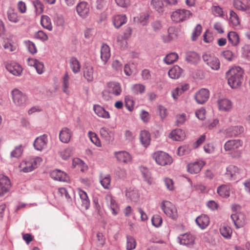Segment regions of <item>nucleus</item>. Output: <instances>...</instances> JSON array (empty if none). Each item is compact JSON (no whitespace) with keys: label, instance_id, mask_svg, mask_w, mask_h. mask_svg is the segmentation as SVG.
Instances as JSON below:
<instances>
[{"label":"nucleus","instance_id":"0e129e2a","mask_svg":"<svg viewBox=\"0 0 250 250\" xmlns=\"http://www.w3.org/2000/svg\"><path fill=\"white\" fill-rule=\"evenodd\" d=\"M152 224L156 227H159L162 225V218L159 215H154L151 219Z\"/></svg>","mask_w":250,"mask_h":250},{"label":"nucleus","instance_id":"ddd939ff","mask_svg":"<svg viewBox=\"0 0 250 250\" xmlns=\"http://www.w3.org/2000/svg\"><path fill=\"white\" fill-rule=\"evenodd\" d=\"M178 240L180 244L190 247L194 243L195 238L191 234L186 233L179 236Z\"/></svg>","mask_w":250,"mask_h":250},{"label":"nucleus","instance_id":"e2e57ef3","mask_svg":"<svg viewBox=\"0 0 250 250\" xmlns=\"http://www.w3.org/2000/svg\"><path fill=\"white\" fill-rule=\"evenodd\" d=\"M151 25L155 32L159 31L163 27V24L161 21L157 20L151 22Z\"/></svg>","mask_w":250,"mask_h":250},{"label":"nucleus","instance_id":"6e6552de","mask_svg":"<svg viewBox=\"0 0 250 250\" xmlns=\"http://www.w3.org/2000/svg\"><path fill=\"white\" fill-rule=\"evenodd\" d=\"M114 156L117 160L121 163L130 164L132 161V157L130 154L125 150L114 152Z\"/></svg>","mask_w":250,"mask_h":250},{"label":"nucleus","instance_id":"49530a36","mask_svg":"<svg viewBox=\"0 0 250 250\" xmlns=\"http://www.w3.org/2000/svg\"><path fill=\"white\" fill-rule=\"evenodd\" d=\"M145 86L141 83L134 84L131 87V91L135 94H142L145 92Z\"/></svg>","mask_w":250,"mask_h":250},{"label":"nucleus","instance_id":"dca6fc26","mask_svg":"<svg viewBox=\"0 0 250 250\" xmlns=\"http://www.w3.org/2000/svg\"><path fill=\"white\" fill-rule=\"evenodd\" d=\"M231 219L236 228L243 226L245 224V216L241 212H236L231 215Z\"/></svg>","mask_w":250,"mask_h":250},{"label":"nucleus","instance_id":"5fc2aeb1","mask_svg":"<svg viewBox=\"0 0 250 250\" xmlns=\"http://www.w3.org/2000/svg\"><path fill=\"white\" fill-rule=\"evenodd\" d=\"M212 69L217 70L220 68V62L218 59L214 57L207 64Z\"/></svg>","mask_w":250,"mask_h":250},{"label":"nucleus","instance_id":"20e7f679","mask_svg":"<svg viewBox=\"0 0 250 250\" xmlns=\"http://www.w3.org/2000/svg\"><path fill=\"white\" fill-rule=\"evenodd\" d=\"M152 158L158 165L162 166L170 165L172 162L171 157L167 153L162 151H158L154 152L152 154Z\"/></svg>","mask_w":250,"mask_h":250},{"label":"nucleus","instance_id":"f704fd0d","mask_svg":"<svg viewBox=\"0 0 250 250\" xmlns=\"http://www.w3.org/2000/svg\"><path fill=\"white\" fill-rule=\"evenodd\" d=\"M188 85L186 84L185 85H180L172 90V96L174 99H177L185 91L188 89Z\"/></svg>","mask_w":250,"mask_h":250},{"label":"nucleus","instance_id":"6e6d98bb","mask_svg":"<svg viewBox=\"0 0 250 250\" xmlns=\"http://www.w3.org/2000/svg\"><path fill=\"white\" fill-rule=\"evenodd\" d=\"M233 5L236 9L242 11H245L249 9V6L239 0H234Z\"/></svg>","mask_w":250,"mask_h":250},{"label":"nucleus","instance_id":"052dcab7","mask_svg":"<svg viewBox=\"0 0 250 250\" xmlns=\"http://www.w3.org/2000/svg\"><path fill=\"white\" fill-rule=\"evenodd\" d=\"M72 154V151L71 148H66L60 152V156L63 160H67Z\"/></svg>","mask_w":250,"mask_h":250},{"label":"nucleus","instance_id":"72a5a7b5","mask_svg":"<svg viewBox=\"0 0 250 250\" xmlns=\"http://www.w3.org/2000/svg\"><path fill=\"white\" fill-rule=\"evenodd\" d=\"M83 77L88 82H91L94 80V69L91 66H86L83 68Z\"/></svg>","mask_w":250,"mask_h":250},{"label":"nucleus","instance_id":"4d7b16f0","mask_svg":"<svg viewBox=\"0 0 250 250\" xmlns=\"http://www.w3.org/2000/svg\"><path fill=\"white\" fill-rule=\"evenodd\" d=\"M149 18V15L147 12L142 13L138 17V21L143 25L147 24Z\"/></svg>","mask_w":250,"mask_h":250},{"label":"nucleus","instance_id":"473e14b6","mask_svg":"<svg viewBox=\"0 0 250 250\" xmlns=\"http://www.w3.org/2000/svg\"><path fill=\"white\" fill-rule=\"evenodd\" d=\"M127 19L125 15H118L115 16L113 19L114 25L116 28L120 27L125 23Z\"/></svg>","mask_w":250,"mask_h":250},{"label":"nucleus","instance_id":"bf43d9fd","mask_svg":"<svg viewBox=\"0 0 250 250\" xmlns=\"http://www.w3.org/2000/svg\"><path fill=\"white\" fill-rule=\"evenodd\" d=\"M242 56L243 58L250 61V45H245L242 47Z\"/></svg>","mask_w":250,"mask_h":250},{"label":"nucleus","instance_id":"c756f323","mask_svg":"<svg viewBox=\"0 0 250 250\" xmlns=\"http://www.w3.org/2000/svg\"><path fill=\"white\" fill-rule=\"evenodd\" d=\"M200 60L199 55L194 51H188L186 54V60L191 64L197 63Z\"/></svg>","mask_w":250,"mask_h":250},{"label":"nucleus","instance_id":"603ef678","mask_svg":"<svg viewBox=\"0 0 250 250\" xmlns=\"http://www.w3.org/2000/svg\"><path fill=\"white\" fill-rule=\"evenodd\" d=\"M100 183L104 188L109 189L111 183V177L110 175L107 174L104 177L101 176Z\"/></svg>","mask_w":250,"mask_h":250},{"label":"nucleus","instance_id":"c03bdc74","mask_svg":"<svg viewBox=\"0 0 250 250\" xmlns=\"http://www.w3.org/2000/svg\"><path fill=\"white\" fill-rule=\"evenodd\" d=\"M7 18L8 20L14 23H17L19 21L17 13L12 8H9L7 11Z\"/></svg>","mask_w":250,"mask_h":250},{"label":"nucleus","instance_id":"4468645a","mask_svg":"<svg viewBox=\"0 0 250 250\" xmlns=\"http://www.w3.org/2000/svg\"><path fill=\"white\" fill-rule=\"evenodd\" d=\"M179 30L174 26H170L167 29V35L162 37L163 42L165 43L169 42L175 40L178 36Z\"/></svg>","mask_w":250,"mask_h":250},{"label":"nucleus","instance_id":"f03ea898","mask_svg":"<svg viewBox=\"0 0 250 250\" xmlns=\"http://www.w3.org/2000/svg\"><path fill=\"white\" fill-rule=\"evenodd\" d=\"M42 161V159L39 157L30 158L23 161L20 167L23 172H29L36 168L40 165Z\"/></svg>","mask_w":250,"mask_h":250},{"label":"nucleus","instance_id":"a18cd8bd","mask_svg":"<svg viewBox=\"0 0 250 250\" xmlns=\"http://www.w3.org/2000/svg\"><path fill=\"white\" fill-rule=\"evenodd\" d=\"M23 151V146L21 145H19L16 146L14 149L11 151L10 156L11 158H19L21 156Z\"/></svg>","mask_w":250,"mask_h":250},{"label":"nucleus","instance_id":"393cba45","mask_svg":"<svg viewBox=\"0 0 250 250\" xmlns=\"http://www.w3.org/2000/svg\"><path fill=\"white\" fill-rule=\"evenodd\" d=\"M239 169L234 165H229L226 168V175L229 179H236V176L238 174Z\"/></svg>","mask_w":250,"mask_h":250},{"label":"nucleus","instance_id":"39448f33","mask_svg":"<svg viewBox=\"0 0 250 250\" xmlns=\"http://www.w3.org/2000/svg\"><path fill=\"white\" fill-rule=\"evenodd\" d=\"M192 15V13L188 10L180 9L172 13L171 18L175 22H181L188 20Z\"/></svg>","mask_w":250,"mask_h":250},{"label":"nucleus","instance_id":"f3484780","mask_svg":"<svg viewBox=\"0 0 250 250\" xmlns=\"http://www.w3.org/2000/svg\"><path fill=\"white\" fill-rule=\"evenodd\" d=\"M71 82L68 73L66 71L62 78V89L63 93L69 95L71 93Z\"/></svg>","mask_w":250,"mask_h":250},{"label":"nucleus","instance_id":"4c0bfd02","mask_svg":"<svg viewBox=\"0 0 250 250\" xmlns=\"http://www.w3.org/2000/svg\"><path fill=\"white\" fill-rule=\"evenodd\" d=\"M229 24L233 27H237L240 25V20L238 15L232 10L229 12Z\"/></svg>","mask_w":250,"mask_h":250},{"label":"nucleus","instance_id":"2f4dec72","mask_svg":"<svg viewBox=\"0 0 250 250\" xmlns=\"http://www.w3.org/2000/svg\"><path fill=\"white\" fill-rule=\"evenodd\" d=\"M183 69L179 66L176 65L171 68L168 71V75L173 79L179 78L183 73Z\"/></svg>","mask_w":250,"mask_h":250},{"label":"nucleus","instance_id":"de8ad7c7","mask_svg":"<svg viewBox=\"0 0 250 250\" xmlns=\"http://www.w3.org/2000/svg\"><path fill=\"white\" fill-rule=\"evenodd\" d=\"M178 58V55L175 52H172L167 54L164 59L165 62L167 64H170L174 62Z\"/></svg>","mask_w":250,"mask_h":250},{"label":"nucleus","instance_id":"69168bd1","mask_svg":"<svg viewBox=\"0 0 250 250\" xmlns=\"http://www.w3.org/2000/svg\"><path fill=\"white\" fill-rule=\"evenodd\" d=\"M36 39L41 40L42 42L46 41L48 40L47 35L42 31H38L35 35Z\"/></svg>","mask_w":250,"mask_h":250},{"label":"nucleus","instance_id":"79ce46f5","mask_svg":"<svg viewBox=\"0 0 250 250\" xmlns=\"http://www.w3.org/2000/svg\"><path fill=\"white\" fill-rule=\"evenodd\" d=\"M221 234L226 239H230L231 236V229L226 225L222 226L220 229Z\"/></svg>","mask_w":250,"mask_h":250},{"label":"nucleus","instance_id":"6ab92c4d","mask_svg":"<svg viewBox=\"0 0 250 250\" xmlns=\"http://www.w3.org/2000/svg\"><path fill=\"white\" fill-rule=\"evenodd\" d=\"M108 206L112 210V213L114 215H116L119 211V207L111 194H107L105 197Z\"/></svg>","mask_w":250,"mask_h":250},{"label":"nucleus","instance_id":"2eb2a0df","mask_svg":"<svg viewBox=\"0 0 250 250\" xmlns=\"http://www.w3.org/2000/svg\"><path fill=\"white\" fill-rule=\"evenodd\" d=\"M76 11L81 17L85 18L88 16L89 13V4L85 1H81L77 4Z\"/></svg>","mask_w":250,"mask_h":250},{"label":"nucleus","instance_id":"a878e982","mask_svg":"<svg viewBox=\"0 0 250 250\" xmlns=\"http://www.w3.org/2000/svg\"><path fill=\"white\" fill-rule=\"evenodd\" d=\"M219 109L220 111H228L232 107V103L231 101L227 99H223L218 102Z\"/></svg>","mask_w":250,"mask_h":250},{"label":"nucleus","instance_id":"8fccbe9b","mask_svg":"<svg viewBox=\"0 0 250 250\" xmlns=\"http://www.w3.org/2000/svg\"><path fill=\"white\" fill-rule=\"evenodd\" d=\"M136 246V242L134 238L130 235L126 236V250H132Z\"/></svg>","mask_w":250,"mask_h":250},{"label":"nucleus","instance_id":"4be33fe9","mask_svg":"<svg viewBox=\"0 0 250 250\" xmlns=\"http://www.w3.org/2000/svg\"><path fill=\"white\" fill-rule=\"evenodd\" d=\"M110 56V50L109 46L106 44H103L101 49V59L104 65H106Z\"/></svg>","mask_w":250,"mask_h":250},{"label":"nucleus","instance_id":"e433bc0d","mask_svg":"<svg viewBox=\"0 0 250 250\" xmlns=\"http://www.w3.org/2000/svg\"><path fill=\"white\" fill-rule=\"evenodd\" d=\"M140 140L144 146H147L150 142V133L146 130L141 131L140 133Z\"/></svg>","mask_w":250,"mask_h":250},{"label":"nucleus","instance_id":"aec40b11","mask_svg":"<svg viewBox=\"0 0 250 250\" xmlns=\"http://www.w3.org/2000/svg\"><path fill=\"white\" fill-rule=\"evenodd\" d=\"M50 176L52 179L61 182H68L69 180L67 174L59 169L53 170L50 173Z\"/></svg>","mask_w":250,"mask_h":250},{"label":"nucleus","instance_id":"a19ab883","mask_svg":"<svg viewBox=\"0 0 250 250\" xmlns=\"http://www.w3.org/2000/svg\"><path fill=\"white\" fill-rule=\"evenodd\" d=\"M228 38L229 42L233 46L238 45L239 42V37L238 34L233 31H230L228 34Z\"/></svg>","mask_w":250,"mask_h":250},{"label":"nucleus","instance_id":"9d476101","mask_svg":"<svg viewBox=\"0 0 250 250\" xmlns=\"http://www.w3.org/2000/svg\"><path fill=\"white\" fill-rule=\"evenodd\" d=\"M12 94L13 102L17 105L21 106L25 104L26 97L21 91L15 89L12 91Z\"/></svg>","mask_w":250,"mask_h":250},{"label":"nucleus","instance_id":"774afa93","mask_svg":"<svg viewBox=\"0 0 250 250\" xmlns=\"http://www.w3.org/2000/svg\"><path fill=\"white\" fill-rule=\"evenodd\" d=\"M33 4L34 6L36 12L38 13H41L43 12L44 6L42 3L39 0H36L33 1Z\"/></svg>","mask_w":250,"mask_h":250},{"label":"nucleus","instance_id":"5701e85b","mask_svg":"<svg viewBox=\"0 0 250 250\" xmlns=\"http://www.w3.org/2000/svg\"><path fill=\"white\" fill-rule=\"evenodd\" d=\"M72 135L71 131L67 127H63L60 132V140L63 143H68Z\"/></svg>","mask_w":250,"mask_h":250},{"label":"nucleus","instance_id":"ea45409f","mask_svg":"<svg viewBox=\"0 0 250 250\" xmlns=\"http://www.w3.org/2000/svg\"><path fill=\"white\" fill-rule=\"evenodd\" d=\"M41 23L42 26L49 31L52 30L53 27L50 18L46 15H42L41 19Z\"/></svg>","mask_w":250,"mask_h":250},{"label":"nucleus","instance_id":"58836bf2","mask_svg":"<svg viewBox=\"0 0 250 250\" xmlns=\"http://www.w3.org/2000/svg\"><path fill=\"white\" fill-rule=\"evenodd\" d=\"M100 133L101 136L106 141H110L113 138L114 133L105 127H103L100 129Z\"/></svg>","mask_w":250,"mask_h":250},{"label":"nucleus","instance_id":"9b49d317","mask_svg":"<svg viewBox=\"0 0 250 250\" xmlns=\"http://www.w3.org/2000/svg\"><path fill=\"white\" fill-rule=\"evenodd\" d=\"M209 97V90L206 88H201L195 95L196 102L199 104H204Z\"/></svg>","mask_w":250,"mask_h":250},{"label":"nucleus","instance_id":"09e8293b","mask_svg":"<svg viewBox=\"0 0 250 250\" xmlns=\"http://www.w3.org/2000/svg\"><path fill=\"white\" fill-rule=\"evenodd\" d=\"M126 195L133 202H137L140 197L139 192L137 189L128 190L126 192Z\"/></svg>","mask_w":250,"mask_h":250},{"label":"nucleus","instance_id":"338daca9","mask_svg":"<svg viewBox=\"0 0 250 250\" xmlns=\"http://www.w3.org/2000/svg\"><path fill=\"white\" fill-rule=\"evenodd\" d=\"M186 120V115L184 113L177 115L176 116V125L180 126L183 125Z\"/></svg>","mask_w":250,"mask_h":250},{"label":"nucleus","instance_id":"7ed1b4c3","mask_svg":"<svg viewBox=\"0 0 250 250\" xmlns=\"http://www.w3.org/2000/svg\"><path fill=\"white\" fill-rule=\"evenodd\" d=\"M243 146V142L239 139H233L227 141L224 146V149L226 151L229 152L230 153H234L233 157H239L241 152L238 149Z\"/></svg>","mask_w":250,"mask_h":250},{"label":"nucleus","instance_id":"412c9836","mask_svg":"<svg viewBox=\"0 0 250 250\" xmlns=\"http://www.w3.org/2000/svg\"><path fill=\"white\" fill-rule=\"evenodd\" d=\"M106 87L113 95L119 96L121 93V86L117 82H109L107 83Z\"/></svg>","mask_w":250,"mask_h":250},{"label":"nucleus","instance_id":"37998d69","mask_svg":"<svg viewBox=\"0 0 250 250\" xmlns=\"http://www.w3.org/2000/svg\"><path fill=\"white\" fill-rule=\"evenodd\" d=\"M150 4L159 13H162L164 11L163 0H151Z\"/></svg>","mask_w":250,"mask_h":250},{"label":"nucleus","instance_id":"b1692460","mask_svg":"<svg viewBox=\"0 0 250 250\" xmlns=\"http://www.w3.org/2000/svg\"><path fill=\"white\" fill-rule=\"evenodd\" d=\"M185 132L181 129H176L171 131L169 134V137L176 141L183 140L185 138Z\"/></svg>","mask_w":250,"mask_h":250},{"label":"nucleus","instance_id":"bb28decb","mask_svg":"<svg viewBox=\"0 0 250 250\" xmlns=\"http://www.w3.org/2000/svg\"><path fill=\"white\" fill-rule=\"evenodd\" d=\"M203 166L202 163L195 162L188 165V170L191 174H197L201 171Z\"/></svg>","mask_w":250,"mask_h":250},{"label":"nucleus","instance_id":"0eeeda50","mask_svg":"<svg viewBox=\"0 0 250 250\" xmlns=\"http://www.w3.org/2000/svg\"><path fill=\"white\" fill-rule=\"evenodd\" d=\"M5 67L7 70L12 75L16 76L21 75L23 69L18 63L15 62L8 61L5 63Z\"/></svg>","mask_w":250,"mask_h":250},{"label":"nucleus","instance_id":"f8f14e48","mask_svg":"<svg viewBox=\"0 0 250 250\" xmlns=\"http://www.w3.org/2000/svg\"><path fill=\"white\" fill-rule=\"evenodd\" d=\"M48 143L47 135L43 134L37 137L34 142V148L39 151H42L45 148Z\"/></svg>","mask_w":250,"mask_h":250},{"label":"nucleus","instance_id":"cd10ccee","mask_svg":"<svg viewBox=\"0 0 250 250\" xmlns=\"http://www.w3.org/2000/svg\"><path fill=\"white\" fill-rule=\"evenodd\" d=\"M195 221L201 229H204L208 225L209 219L208 215L202 214L198 216Z\"/></svg>","mask_w":250,"mask_h":250},{"label":"nucleus","instance_id":"7c9ffc66","mask_svg":"<svg viewBox=\"0 0 250 250\" xmlns=\"http://www.w3.org/2000/svg\"><path fill=\"white\" fill-rule=\"evenodd\" d=\"M94 111L96 115L100 117L108 119L110 115L108 112L106 111L102 106L100 105H94L93 106Z\"/></svg>","mask_w":250,"mask_h":250},{"label":"nucleus","instance_id":"1a4fd4ad","mask_svg":"<svg viewBox=\"0 0 250 250\" xmlns=\"http://www.w3.org/2000/svg\"><path fill=\"white\" fill-rule=\"evenodd\" d=\"M11 182L8 177L0 175V197L8 192L11 188Z\"/></svg>","mask_w":250,"mask_h":250},{"label":"nucleus","instance_id":"f257e3e1","mask_svg":"<svg viewBox=\"0 0 250 250\" xmlns=\"http://www.w3.org/2000/svg\"><path fill=\"white\" fill-rule=\"evenodd\" d=\"M243 71L242 69L237 66L231 68L226 73L228 83L232 88L238 87L243 80Z\"/></svg>","mask_w":250,"mask_h":250},{"label":"nucleus","instance_id":"a211bd4d","mask_svg":"<svg viewBox=\"0 0 250 250\" xmlns=\"http://www.w3.org/2000/svg\"><path fill=\"white\" fill-rule=\"evenodd\" d=\"M244 128L242 126L236 125L230 126L225 130L226 135L229 137H235L242 133Z\"/></svg>","mask_w":250,"mask_h":250},{"label":"nucleus","instance_id":"c9c22d12","mask_svg":"<svg viewBox=\"0 0 250 250\" xmlns=\"http://www.w3.org/2000/svg\"><path fill=\"white\" fill-rule=\"evenodd\" d=\"M69 63L70 67L74 73L77 74L80 72L81 64L79 61L76 58H71L69 61Z\"/></svg>","mask_w":250,"mask_h":250},{"label":"nucleus","instance_id":"680f3d73","mask_svg":"<svg viewBox=\"0 0 250 250\" xmlns=\"http://www.w3.org/2000/svg\"><path fill=\"white\" fill-rule=\"evenodd\" d=\"M25 43L28 49V50L30 53H31L32 54L37 53V50L36 47L35 46V44L33 42L30 41H27L25 42Z\"/></svg>","mask_w":250,"mask_h":250},{"label":"nucleus","instance_id":"c85d7f7f","mask_svg":"<svg viewBox=\"0 0 250 250\" xmlns=\"http://www.w3.org/2000/svg\"><path fill=\"white\" fill-rule=\"evenodd\" d=\"M79 195L81 200L82 207L85 209H88L90 207V200L86 192L82 189H79Z\"/></svg>","mask_w":250,"mask_h":250},{"label":"nucleus","instance_id":"13d9d810","mask_svg":"<svg viewBox=\"0 0 250 250\" xmlns=\"http://www.w3.org/2000/svg\"><path fill=\"white\" fill-rule=\"evenodd\" d=\"M88 136L91 141L96 146H101V142L95 133L92 131H89Z\"/></svg>","mask_w":250,"mask_h":250},{"label":"nucleus","instance_id":"864d4df0","mask_svg":"<svg viewBox=\"0 0 250 250\" xmlns=\"http://www.w3.org/2000/svg\"><path fill=\"white\" fill-rule=\"evenodd\" d=\"M202 30V27L200 24L196 25L192 33L191 40L193 41H196L198 37L200 35Z\"/></svg>","mask_w":250,"mask_h":250},{"label":"nucleus","instance_id":"423d86ee","mask_svg":"<svg viewBox=\"0 0 250 250\" xmlns=\"http://www.w3.org/2000/svg\"><path fill=\"white\" fill-rule=\"evenodd\" d=\"M161 208L167 216L173 219L177 218V209L175 206L169 201H164L161 203Z\"/></svg>","mask_w":250,"mask_h":250},{"label":"nucleus","instance_id":"3c124183","mask_svg":"<svg viewBox=\"0 0 250 250\" xmlns=\"http://www.w3.org/2000/svg\"><path fill=\"white\" fill-rule=\"evenodd\" d=\"M218 193L222 197H228L229 196V190L228 186L222 185L217 188Z\"/></svg>","mask_w":250,"mask_h":250}]
</instances>
